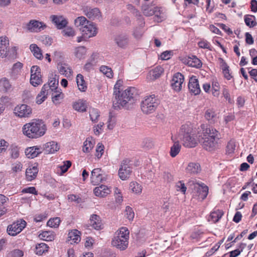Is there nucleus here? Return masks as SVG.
Masks as SVG:
<instances>
[{
    "mask_svg": "<svg viewBox=\"0 0 257 257\" xmlns=\"http://www.w3.org/2000/svg\"><path fill=\"white\" fill-rule=\"evenodd\" d=\"M121 81L118 80L114 86L113 106L116 109H120L130 101H133L138 95L137 89L135 87H130L121 91Z\"/></svg>",
    "mask_w": 257,
    "mask_h": 257,
    "instance_id": "nucleus-1",
    "label": "nucleus"
},
{
    "mask_svg": "<svg viewBox=\"0 0 257 257\" xmlns=\"http://www.w3.org/2000/svg\"><path fill=\"white\" fill-rule=\"evenodd\" d=\"M201 129L202 134L199 137L202 147L208 151L214 150L220 139V133L215 128L207 127L205 124L201 125Z\"/></svg>",
    "mask_w": 257,
    "mask_h": 257,
    "instance_id": "nucleus-2",
    "label": "nucleus"
},
{
    "mask_svg": "<svg viewBox=\"0 0 257 257\" xmlns=\"http://www.w3.org/2000/svg\"><path fill=\"white\" fill-rule=\"evenodd\" d=\"M47 131L44 122L41 119H33L22 127L23 134L30 139H38L43 136Z\"/></svg>",
    "mask_w": 257,
    "mask_h": 257,
    "instance_id": "nucleus-3",
    "label": "nucleus"
},
{
    "mask_svg": "<svg viewBox=\"0 0 257 257\" xmlns=\"http://www.w3.org/2000/svg\"><path fill=\"white\" fill-rule=\"evenodd\" d=\"M178 138L181 141L183 146L186 148H194L198 144L195 131L191 123L182 125L178 135Z\"/></svg>",
    "mask_w": 257,
    "mask_h": 257,
    "instance_id": "nucleus-4",
    "label": "nucleus"
},
{
    "mask_svg": "<svg viewBox=\"0 0 257 257\" xmlns=\"http://www.w3.org/2000/svg\"><path fill=\"white\" fill-rule=\"evenodd\" d=\"M75 25L79 27L80 31L86 38L94 37L97 33L96 25L91 22L88 21L83 16L78 17L75 20Z\"/></svg>",
    "mask_w": 257,
    "mask_h": 257,
    "instance_id": "nucleus-5",
    "label": "nucleus"
},
{
    "mask_svg": "<svg viewBox=\"0 0 257 257\" xmlns=\"http://www.w3.org/2000/svg\"><path fill=\"white\" fill-rule=\"evenodd\" d=\"M130 231L126 227H121L117 230L111 241L113 246L121 250H125L128 246Z\"/></svg>",
    "mask_w": 257,
    "mask_h": 257,
    "instance_id": "nucleus-6",
    "label": "nucleus"
},
{
    "mask_svg": "<svg viewBox=\"0 0 257 257\" xmlns=\"http://www.w3.org/2000/svg\"><path fill=\"white\" fill-rule=\"evenodd\" d=\"M159 104V101L154 94L146 96L142 100L141 110L145 114L152 113L155 111Z\"/></svg>",
    "mask_w": 257,
    "mask_h": 257,
    "instance_id": "nucleus-7",
    "label": "nucleus"
},
{
    "mask_svg": "<svg viewBox=\"0 0 257 257\" xmlns=\"http://www.w3.org/2000/svg\"><path fill=\"white\" fill-rule=\"evenodd\" d=\"M194 185V190L193 192V197L199 201L204 200L208 195V187L203 184L200 185L198 183H195Z\"/></svg>",
    "mask_w": 257,
    "mask_h": 257,
    "instance_id": "nucleus-8",
    "label": "nucleus"
},
{
    "mask_svg": "<svg viewBox=\"0 0 257 257\" xmlns=\"http://www.w3.org/2000/svg\"><path fill=\"white\" fill-rule=\"evenodd\" d=\"M132 172V169L130 165V160L128 159L123 160L120 165L118 170V175L119 178L122 180H127Z\"/></svg>",
    "mask_w": 257,
    "mask_h": 257,
    "instance_id": "nucleus-9",
    "label": "nucleus"
},
{
    "mask_svg": "<svg viewBox=\"0 0 257 257\" xmlns=\"http://www.w3.org/2000/svg\"><path fill=\"white\" fill-rule=\"evenodd\" d=\"M26 225V222L25 220L23 219L18 220L8 226L7 232L11 236H15L20 233Z\"/></svg>",
    "mask_w": 257,
    "mask_h": 257,
    "instance_id": "nucleus-10",
    "label": "nucleus"
},
{
    "mask_svg": "<svg viewBox=\"0 0 257 257\" xmlns=\"http://www.w3.org/2000/svg\"><path fill=\"white\" fill-rule=\"evenodd\" d=\"M14 112L15 115L19 117H29L32 113L31 107L27 104H21L16 106Z\"/></svg>",
    "mask_w": 257,
    "mask_h": 257,
    "instance_id": "nucleus-11",
    "label": "nucleus"
},
{
    "mask_svg": "<svg viewBox=\"0 0 257 257\" xmlns=\"http://www.w3.org/2000/svg\"><path fill=\"white\" fill-rule=\"evenodd\" d=\"M104 179V174L100 168H95L91 171L90 181L93 185H96L101 183Z\"/></svg>",
    "mask_w": 257,
    "mask_h": 257,
    "instance_id": "nucleus-12",
    "label": "nucleus"
},
{
    "mask_svg": "<svg viewBox=\"0 0 257 257\" xmlns=\"http://www.w3.org/2000/svg\"><path fill=\"white\" fill-rule=\"evenodd\" d=\"M184 76L180 73L175 74L173 77L171 86L176 91H179L182 88L184 82Z\"/></svg>",
    "mask_w": 257,
    "mask_h": 257,
    "instance_id": "nucleus-13",
    "label": "nucleus"
},
{
    "mask_svg": "<svg viewBox=\"0 0 257 257\" xmlns=\"http://www.w3.org/2000/svg\"><path fill=\"white\" fill-rule=\"evenodd\" d=\"M25 155L28 158L34 159L43 153L42 146H35L26 149Z\"/></svg>",
    "mask_w": 257,
    "mask_h": 257,
    "instance_id": "nucleus-14",
    "label": "nucleus"
},
{
    "mask_svg": "<svg viewBox=\"0 0 257 257\" xmlns=\"http://www.w3.org/2000/svg\"><path fill=\"white\" fill-rule=\"evenodd\" d=\"M58 83L59 76L55 73H51L50 74L48 83L44 85H46L48 87L46 90L49 92H50L52 90H55L59 88L58 87Z\"/></svg>",
    "mask_w": 257,
    "mask_h": 257,
    "instance_id": "nucleus-15",
    "label": "nucleus"
},
{
    "mask_svg": "<svg viewBox=\"0 0 257 257\" xmlns=\"http://www.w3.org/2000/svg\"><path fill=\"white\" fill-rule=\"evenodd\" d=\"M38 171L37 164L29 166L26 171V179L29 181L34 180L37 176Z\"/></svg>",
    "mask_w": 257,
    "mask_h": 257,
    "instance_id": "nucleus-16",
    "label": "nucleus"
},
{
    "mask_svg": "<svg viewBox=\"0 0 257 257\" xmlns=\"http://www.w3.org/2000/svg\"><path fill=\"white\" fill-rule=\"evenodd\" d=\"M188 88L190 92L194 95H197L200 93L201 89L199 82L196 76H192L190 78L188 83Z\"/></svg>",
    "mask_w": 257,
    "mask_h": 257,
    "instance_id": "nucleus-17",
    "label": "nucleus"
},
{
    "mask_svg": "<svg viewBox=\"0 0 257 257\" xmlns=\"http://www.w3.org/2000/svg\"><path fill=\"white\" fill-rule=\"evenodd\" d=\"M46 27V25L39 21L31 20L27 25V28L31 32H37L41 31Z\"/></svg>",
    "mask_w": 257,
    "mask_h": 257,
    "instance_id": "nucleus-18",
    "label": "nucleus"
},
{
    "mask_svg": "<svg viewBox=\"0 0 257 257\" xmlns=\"http://www.w3.org/2000/svg\"><path fill=\"white\" fill-rule=\"evenodd\" d=\"M42 149L45 154H49L55 153L58 151L59 147L56 142L51 141L44 144L42 146Z\"/></svg>",
    "mask_w": 257,
    "mask_h": 257,
    "instance_id": "nucleus-19",
    "label": "nucleus"
},
{
    "mask_svg": "<svg viewBox=\"0 0 257 257\" xmlns=\"http://www.w3.org/2000/svg\"><path fill=\"white\" fill-rule=\"evenodd\" d=\"M93 192L97 197H104L110 193L111 189L106 185H101L96 187L93 190Z\"/></svg>",
    "mask_w": 257,
    "mask_h": 257,
    "instance_id": "nucleus-20",
    "label": "nucleus"
},
{
    "mask_svg": "<svg viewBox=\"0 0 257 257\" xmlns=\"http://www.w3.org/2000/svg\"><path fill=\"white\" fill-rule=\"evenodd\" d=\"M83 13L89 19L94 20L100 18L101 14L98 8H85L83 10Z\"/></svg>",
    "mask_w": 257,
    "mask_h": 257,
    "instance_id": "nucleus-21",
    "label": "nucleus"
},
{
    "mask_svg": "<svg viewBox=\"0 0 257 257\" xmlns=\"http://www.w3.org/2000/svg\"><path fill=\"white\" fill-rule=\"evenodd\" d=\"M52 101L55 104L57 105L60 103L61 101L64 97V94L62 90L59 88L57 89L52 90Z\"/></svg>",
    "mask_w": 257,
    "mask_h": 257,
    "instance_id": "nucleus-22",
    "label": "nucleus"
},
{
    "mask_svg": "<svg viewBox=\"0 0 257 257\" xmlns=\"http://www.w3.org/2000/svg\"><path fill=\"white\" fill-rule=\"evenodd\" d=\"M81 233L77 229H72L70 231L68 234L69 241L71 244L78 243L81 240Z\"/></svg>",
    "mask_w": 257,
    "mask_h": 257,
    "instance_id": "nucleus-23",
    "label": "nucleus"
},
{
    "mask_svg": "<svg viewBox=\"0 0 257 257\" xmlns=\"http://www.w3.org/2000/svg\"><path fill=\"white\" fill-rule=\"evenodd\" d=\"M50 18L59 29L64 28L67 24V20L62 16L52 15Z\"/></svg>",
    "mask_w": 257,
    "mask_h": 257,
    "instance_id": "nucleus-24",
    "label": "nucleus"
},
{
    "mask_svg": "<svg viewBox=\"0 0 257 257\" xmlns=\"http://www.w3.org/2000/svg\"><path fill=\"white\" fill-rule=\"evenodd\" d=\"M138 21V23L139 25V27H136L133 33L134 36L137 38V39H140L143 35L144 30V27L145 26V21L144 20L143 17H141V18H139Z\"/></svg>",
    "mask_w": 257,
    "mask_h": 257,
    "instance_id": "nucleus-25",
    "label": "nucleus"
},
{
    "mask_svg": "<svg viewBox=\"0 0 257 257\" xmlns=\"http://www.w3.org/2000/svg\"><path fill=\"white\" fill-rule=\"evenodd\" d=\"M115 42L118 46L124 48L129 43L128 36L125 34H119L115 37Z\"/></svg>",
    "mask_w": 257,
    "mask_h": 257,
    "instance_id": "nucleus-26",
    "label": "nucleus"
},
{
    "mask_svg": "<svg viewBox=\"0 0 257 257\" xmlns=\"http://www.w3.org/2000/svg\"><path fill=\"white\" fill-rule=\"evenodd\" d=\"M59 73L67 78H71L73 74V71L71 67L66 64H61L58 66Z\"/></svg>",
    "mask_w": 257,
    "mask_h": 257,
    "instance_id": "nucleus-27",
    "label": "nucleus"
},
{
    "mask_svg": "<svg viewBox=\"0 0 257 257\" xmlns=\"http://www.w3.org/2000/svg\"><path fill=\"white\" fill-rule=\"evenodd\" d=\"M87 52V48L84 46L76 47L73 50L74 56L79 60L85 59L86 56Z\"/></svg>",
    "mask_w": 257,
    "mask_h": 257,
    "instance_id": "nucleus-28",
    "label": "nucleus"
},
{
    "mask_svg": "<svg viewBox=\"0 0 257 257\" xmlns=\"http://www.w3.org/2000/svg\"><path fill=\"white\" fill-rule=\"evenodd\" d=\"M90 225L95 229L99 230L102 228L100 217L96 214H92L90 218Z\"/></svg>",
    "mask_w": 257,
    "mask_h": 257,
    "instance_id": "nucleus-29",
    "label": "nucleus"
},
{
    "mask_svg": "<svg viewBox=\"0 0 257 257\" xmlns=\"http://www.w3.org/2000/svg\"><path fill=\"white\" fill-rule=\"evenodd\" d=\"M95 142L92 137L87 138L83 143L82 151L85 153H89L93 149Z\"/></svg>",
    "mask_w": 257,
    "mask_h": 257,
    "instance_id": "nucleus-30",
    "label": "nucleus"
},
{
    "mask_svg": "<svg viewBox=\"0 0 257 257\" xmlns=\"http://www.w3.org/2000/svg\"><path fill=\"white\" fill-rule=\"evenodd\" d=\"M223 214V211L221 210H214L210 213L208 220L212 223H216L220 220Z\"/></svg>",
    "mask_w": 257,
    "mask_h": 257,
    "instance_id": "nucleus-31",
    "label": "nucleus"
},
{
    "mask_svg": "<svg viewBox=\"0 0 257 257\" xmlns=\"http://www.w3.org/2000/svg\"><path fill=\"white\" fill-rule=\"evenodd\" d=\"M48 87L46 85H43L40 92L36 97V103L40 104L43 103L47 98L48 94L50 93L46 89Z\"/></svg>",
    "mask_w": 257,
    "mask_h": 257,
    "instance_id": "nucleus-32",
    "label": "nucleus"
},
{
    "mask_svg": "<svg viewBox=\"0 0 257 257\" xmlns=\"http://www.w3.org/2000/svg\"><path fill=\"white\" fill-rule=\"evenodd\" d=\"M185 62L188 66L192 67L200 68L202 66L201 61L195 56L186 58Z\"/></svg>",
    "mask_w": 257,
    "mask_h": 257,
    "instance_id": "nucleus-33",
    "label": "nucleus"
},
{
    "mask_svg": "<svg viewBox=\"0 0 257 257\" xmlns=\"http://www.w3.org/2000/svg\"><path fill=\"white\" fill-rule=\"evenodd\" d=\"M129 189L134 194L140 195L142 192L143 186L136 181H132L130 183Z\"/></svg>",
    "mask_w": 257,
    "mask_h": 257,
    "instance_id": "nucleus-34",
    "label": "nucleus"
},
{
    "mask_svg": "<svg viewBox=\"0 0 257 257\" xmlns=\"http://www.w3.org/2000/svg\"><path fill=\"white\" fill-rule=\"evenodd\" d=\"M76 83L78 89L82 92H85L87 88L86 83L85 82L83 76L81 74H78L76 76Z\"/></svg>",
    "mask_w": 257,
    "mask_h": 257,
    "instance_id": "nucleus-35",
    "label": "nucleus"
},
{
    "mask_svg": "<svg viewBox=\"0 0 257 257\" xmlns=\"http://www.w3.org/2000/svg\"><path fill=\"white\" fill-rule=\"evenodd\" d=\"M172 140L174 142L173 145L171 147L170 150V156L172 157H176L180 152L181 150V146L179 144L178 140H175L173 137H172Z\"/></svg>",
    "mask_w": 257,
    "mask_h": 257,
    "instance_id": "nucleus-36",
    "label": "nucleus"
},
{
    "mask_svg": "<svg viewBox=\"0 0 257 257\" xmlns=\"http://www.w3.org/2000/svg\"><path fill=\"white\" fill-rule=\"evenodd\" d=\"M153 15H155V20L157 22H162L166 18V15L161 8L155 7Z\"/></svg>",
    "mask_w": 257,
    "mask_h": 257,
    "instance_id": "nucleus-37",
    "label": "nucleus"
},
{
    "mask_svg": "<svg viewBox=\"0 0 257 257\" xmlns=\"http://www.w3.org/2000/svg\"><path fill=\"white\" fill-rule=\"evenodd\" d=\"M12 88V85L8 79L4 77L0 79V91L6 92Z\"/></svg>",
    "mask_w": 257,
    "mask_h": 257,
    "instance_id": "nucleus-38",
    "label": "nucleus"
},
{
    "mask_svg": "<svg viewBox=\"0 0 257 257\" xmlns=\"http://www.w3.org/2000/svg\"><path fill=\"white\" fill-rule=\"evenodd\" d=\"M30 49L33 55L38 59L41 60L43 58L42 50L35 44H32L30 46Z\"/></svg>",
    "mask_w": 257,
    "mask_h": 257,
    "instance_id": "nucleus-39",
    "label": "nucleus"
},
{
    "mask_svg": "<svg viewBox=\"0 0 257 257\" xmlns=\"http://www.w3.org/2000/svg\"><path fill=\"white\" fill-rule=\"evenodd\" d=\"M200 170V166L197 163H190L186 168L187 172L190 174H197L199 173Z\"/></svg>",
    "mask_w": 257,
    "mask_h": 257,
    "instance_id": "nucleus-40",
    "label": "nucleus"
},
{
    "mask_svg": "<svg viewBox=\"0 0 257 257\" xmlns=\"http://www.w3.org/2000/svg\"><path fill=\"white\" fill-rule=\"evenodd\" d=\"M163 71V68L161 66H157L155 67L149 72L150 79L155 80L158 78L161 75Z\"/></svg>",
    "mask_w": 257,
    "mask_h": 257,
    "instance_id": "nucleus-41",
    "label": "nucleus"
},
{
    "mask_svg": "<svg viewBox=\"0 0 257 257\" xmlns=\"http://www.w3.org/2000/svg\"><path fill=\"white\" fill-rule=\"evenodd\" d=\"M244 20L246 25L250 28L253 27L257 24L255 21V17L253 15H245L244 17Z\"/></svg>",
    "mask_w": 257,
    "mask_h": 257,
    "instance_id": "nucleus-42",
    "label": "nucleus"
},
{
    "mask_svg": "<svg viewBox=\"0 0 257 257\" xmlns=\"http://www.w3.org/2000/svg\"><path fill=\"white\" fill-rule=\"evenodd\" d=\"M73 106L75 110L81 112L85 111L87 107L85 101L81 100L75 102Z\"/></svg>",
    "mask_w": 257,
    "mask_h": 257,
    "instance_id": "nucleus-43",
    "label": "nucleus"
},
{
    "mask_svg": "<svg viewBox=\"0 0 257 257\" xmlns=\"http://www.w3.org/2000/svg\"><path fill=\"white\" fill-rule=\"evenodd\" d=\"M48 246L45 243H40L36 245L35 252L37 254L42 255L48 251Z\"/></svg>",
    "mask_w": 257,
    "mask_h": 257,
    "instance_id": "nucleus-44",
    "label": "nucleus"
},
{
    "mask_svg": "<svg viewBox=\"0 0 257 257\" xmlns=\"http://www.w3.org/2000/svg\"><path fill=\"white\" fill-rule=\"evenodd\" d=\"M99 71L109 78L113 77V71L111 68L105 65H102L99 67Z\"/></svg>",
    "mask_w": 257,
    "mask_h": 257,
    "instance_id": "nucleus-45",
    "label": "nucleus"
},
{
    "mask_svg": "<svg viewBox=\"0 0 257 257\" xmlns=\"http://www.w3.org/2000/svg\"><path fill=\"white\" fill-rule=\"evenodd\" d=\"M30 83L34 87L38 86L42 83V79L41 75H34L31 74Z\"/></svg>",
    "mask_w": 257,
    "mask_h": 257,
    "instance_id": "nucleus-46",
    "label": "nucleus"
},
{
    "mask_svg": "<svg viewBox=\"0 0 257 257\" xmlns=\"http://www.w3.org/2000/svg\"><path fill=\"white\" fill-rule=\"evenodd\" d=\"M89 112L91 121L94 122L97 121L98 118L100 116L98 110L94 108H90Z\"/></svg>",
    "mask_w": 257,
    "mask_h": 257,
    "instance_id": "nucleus-47",
    "label": "nucleus"
},
{
    "mask_svg": "<svg viewBox=\"0 0 257 257\" xmlns=\"http://www.w3.org/2000/svg\"><path fill=\"white\" fill-rule=\"evenodd\" d=\"M104 152V145L101 143H99L97 144L96 149H95V156L97 158V159H99L102 156Z\"/></svg>",
    "mask_w": 257,
    "mask_h": 257,
    "instance_id": "nucleus-48",
    "label": "nucleus"
},
{
    "mask_svg": "<svg viewBox=\"0 0 257 257\" xmlns=\"http://www.w3.org/2000/svg\"><path fill=\"white\" fill-rule=\"evenodd\" d=\"M39 237L46 241H51L54 239V236L50 231H44L39 235Z\"/></svg>",
    "mask_w": 257,
    "mask_h": 257,
    "instance_id": "nucleus-49",
    "label": "nucleus"
},
{
    "mask_svg": "<svg viewBox=\"0 0 257 257\" xmlns=\"http://www.w3.org/2000/svg\"><path fill=\"white\" fill-rule=\"evenodd\" d=\"M154 8L155 7L152 6L145 5L142 6V11L146 16H151L153 15V13H154L153 11Z\"/></svg>",
    "mask_w": 257,
    "mask_h": 257,
    "instance_id": "nucleus-50",
    "label": "nucleus"
},
{
    "mask_svg": "<svg viewBox=\"0 0 257 257\" xmlns=\"http://www.w3.org/2000/svg\"><path fill=\"white\" fill-rule=\"evenodd\" d=\"M24 255L23 250L19 249H13L7 254L6 257H22Z\"/></svg>",
    "mask_w": 257,
    "mask_h": 257,
    "instance_id": "nucleus-51",
    "label": "nucleus"
},
{
    "mask_svg": "<svg viewBox=\"0 0 257 257\" xmlns=\"http://www.w3.org/2000/svg\"><path fill=\"white\" fill-rule=\"evenodd\" d=\"M220 85L217 81L213 80L212 82V94L213 96L218 97L219 95Z\"/></svg>",
    "mask_w": 257,
    "mask_h": 257,
    "instance_id": "nucleus-52",
    "label": "nucleus"
},
{
    "mask_svg": "<svg viewBox=\"0 0 257 257\" xmlns=\"http://www.w3.org/2000/svg\"><path fill=\"white\" fill-rule=\"evenodd\" d=\"M60 219L59 217H55L50 218L47 222V225L51 227L57 228L60 223Z\"/></svg>",
    "mask_w": 257,
    "mask_h": 257,
    "instance_id": "nucleus-53",
    "label": "nucleus"
},
{
    "mask_svg": "<svg viewBox=\"0 0 257 257\" xmlns=\"http://www.w3.org/2000/svg\"><path fill=\"white\" fill-rule=\"evenodd\" d=\"M222 69L224 77L226 79L230 80L232 76L230 73L229 66L227 65L226 63H223V64L222 65Z\"/></svg>",
    "mask_w": 257,
    "mask_h": 257,
    "instance_id": "nucleus-54",
    "label": "nucleus"
},
{
    "mask_svg": "<svg viewBox=\"0 0 257 257\" xmlns=\"http://www.w3.org/2000/svg\"><path fill=\"white\" fill-rule=\"evenodd\" d=\"M71 166V162L70 161H65L63 162V164L58 167V168L61 171V174L66 172L68 169Z\"/></svg>",
    "mask_w": 257,
    "mask_h": 257,
    "instance_id": "nucleus-55",
    "label": "nucleus"
},
{
    "mask_svg": "<svg viewBox=\"0 0 257 257\" xmlns=\"http://www.w3.org/2000/svg\"><path fill=\"white\" fill-rule=\"evenodd\" d=\"M222 93L224 98L229 103H231V99L229 93V90L227 86L223 85L222 86Z\"/></svg>",
    "mask_w": 257,
    "mask_h": 257,
    "instance_id": "nucleus-56",
    "label": "nucleus"
},
{
    "mask_svg": "<svg viewBox=\"0 0 257 257\" xmlns=\"http://www.w3.org/2000/svg\"><path fill=\"white\" fill-rule=\"evenodd\" d=\"M63 35L67 37H73L76 35L74 30L71 27H67L62 31Z\"/></svg>",
    "mask_w": 257,
    "mask_h": 257,
    "instance_id": "nucleus-57",
    "label": "nucleus"
},
{
    "mask_svg": "<svg viewBox=\"0 0 257 257\" xmlns=\"http://www.w3.org/2000/svg\"><path fill=\"white\" fill-rule=\"evenodd\" d=\"M235 145L234 142L232 140L229 141L228 142L227 146H226V153L228 154H232L235 150Z\"/></svg>",
    "mask_w": 257,
    "mask_h": 257,
    "instance_id": "nucleus-58",
    "label": "nucleus"
},
{
    "mask_svg": "<svg viewBox=\"0 0 257 257\" xmlns=\"http://www.w3.org/2000/svg\"><path fill=\"white\" fill-rule=\"evenodd\" d=\"M216 115L215 112L212 109H208L205 111V117L208 120H211L216 116Z\"/></svg>",
    "mask_w": 257,
    "mask_h": 257,
    "instance_id": "nucleus-59",
    "label": "nucleus"
},
{
    "mask_svg": "<svg viewBox=\"0 0 257 257\" xmlns=\"http://www.w3.org/2000/svg\"><path fill=\"white\" fill-rule=\"evenodd\" d=\"M198 46L200 48L203 49H206L209 50H212V47L209 42L205 40H201L198 42Z\"/></svg>",
    "mask_w": 257,
    "mask_h": 257,
    "instance_id": "nucleus-60",
    "label": "nucleus"
},
{
    "mask_svg": "<svg viewBox=\"0 0 257 257\" xmlns=\"http://www.w3.org/2000/svg\"><path fill=\"white\" fill-rule=\"evenodd\" d=\"M125 212L126 218L130 220H132L135 216V213L133 209L131 207L127 206L125 208Z\"/></svg>",
    "mask_w": 257,
    "mask_h": 257,
    "instance_id": "nucleus-61",
    "label": "nucleus"
},
{
    "mask_svg": "<svg viewBox=\"0 0 257 257\" xmlns=\"http://www.w3.org/2000/svg\"><path fill=\"white\" fill-rule=\"evenodd\" d=\"M176 189L177 191H180L182 193L185 194L186 191V187L183 181H179L176 184Z\"/></svg>",
    "mask_w": 257,
    "mask_h": 257,
    "instance_id": "nucleus-62",
    "label": "nucleus"
},
{
    "mask_svg": "<svg viewBox=\"0 0 257 257\" xmlns=\"http://www.w3.org/2000/svg\"><path fill=\"white\" fill-rule=\"evenodd\" d=\"M23 66V64L20 62L15 63L12 67V72L14 74L19 73L21 71Z\"/></svg>",
    "mask_w": 257,
    "mask_h": 257,
    "instance_id": "nucleus-63",
    "label": "nucleus"
},
{
    "mask_svg": "<svg viewBox=\"0 0 257 257\" xmlns=\"http://www.w3.org/2000/svg\"><path fill=\"white\" fill-rule=\"evenodd\" d=\"M127 9L134 14V15L137 17V20H138L139 18H141V17H143L140 13L132 5H127Z\"/></svg>",
    "mask_w": 257,
    "mask_h": 257,
    "instance_id": "nucleus-64",
    "label": "nucleus"
}]
</instances>
